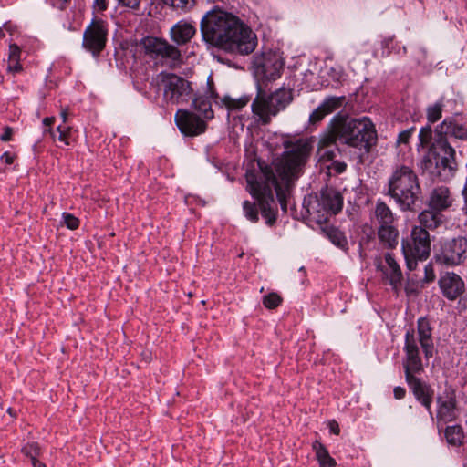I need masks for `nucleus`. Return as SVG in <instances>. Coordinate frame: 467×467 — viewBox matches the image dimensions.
<instances>
[{
	"instance_id": "obj_32",
	"label": "nucleus",
	"mask_w": 467,
	"mask_h": 467,
	"mask_svg": "<svg viewBox=\"0 0 467 467\" xmlns=\"http://www.w3.org/2000/svg\"><path fill=\"white\" fill-rule=\"evenodd\" d=\"M244 216L252 223H257L259 220L258 209L255 202L244 201L243 202Z\"/></svg>"
},
{
	"instance_id": "obj_16",
	"label": "nucleus",
	"mask_w": 467,
	"mask_h": 467,
	"mask_svg": "<svg viewBox=\"0 0 467 467\" xmlns=\"http://www.w3.org/2000/svg\"><path fill=\"white\" fill-rule=\"evenodd\" d=\"M437 419L449 422L457 417L456 395L452 389L447 388L437 398Z\"/></svg>"
},
{
	"instance_id": "obj_3",
	"label": "nucleus",
	"mask_w": 467,
	"mask_h": 467,
	"mask_svg": "<svg viewBox=\"0 0 467 467\" xmlns=\"http://www.w3.org/2000/svg\"><path fill=\"white\" fill-rule=\"evenodd\" d=\"M420 347L422 350L424 359H429L434 354V344L432 329L430 322L425 317H420L417 322V331L409 329L405 335L403 368L405 370L406 381L412 389L416 399L427 409L431 416L432 394L431 389L414 376L423 370L422 358L420 356Z\"/></svg>"
},
{
	"instance_id": "obj_31",
	"label": "nucleus",
	"mask_w": 467,
	"mask_h": 467,
	"mask_svg": "<svg viewBox=\"0 0 467 467\" xmlns=\"http://www.w3.org/2000/svg\"><path fill=\"white\" fill-rule=\"evenodd\" d=\"M223 104L230 110H238L247 105L249 102L248 97H241L239 99H233L230 97H224Z\"/></svg>"
},
{
	"instance_id": "obj_40",
	"label": "nucleus",
	"mask_w": 467,
	"mask_h": 467,
	"mask_svg": "<svg viewBox=\"0 0 467 467\" xmlns=\"http://www.w3.org/2000/svg\"><path fill=\"white\" fill-rule=\"evenodd\" d=\"M414 131V127L400 131L397 138V145L408 144Z\"/></svg>"
},
{
	"instance_id": "obj_19",
	"label": "nucleus",
	"mask_w": 467,
	"mask_h": 467,
	"mask_svg": "<svg viewBox=\"0 0 467 467\" xmlns=\"http://www.w3.org/2000/svg\"><path fill=\"white\" fill-rule=\"evenodd\" d=\"M386 266H379L383 272L385 277L388 279L389 284L394 290H397L401 285L402 272L391 253L385 254Z\"/></svg>"
},
{
	"instance_id": "obj_28",
	"label": "nucleus",
	"mask_w": 467,
	"mask_h": 467,
	"mask_svg": "<svg viewBox=\"0 0 467 467\" xmlns=\"http://www.w3.org/2000/svg\"><path fill=\"white\" fill-rule=\"evenodd\" d=\"M313 450L316 452V457L320 464V467H336V461L329 455L325 446L316 441L313 443Z\"/></svg>"
},
{
	"instance_id": "obj_44",
	"label": "nucleus",
	"mask_w": 467,
	"mask_h": 467,
	"mask_svg": "<svg viewBox=\"0 0 467 467\" xmlns=\"http://www.w3.org/2000/svg\"><path fill=\"white\" fill-rule=\"evenodd\" d=\"M435 279V274L432 266V263H429L424 267V282L430 283Z\"/></svg>"
},
{
	"instance_id": "obj_48",
	"label": "nucleus",
	"mask_w": 467,
	"mask_h": 467,
	"mask_svg": "<svg viewBox=\"0 0 467 467\" xmlns=\"http://www.w3.org/2000/svg\"><path fill=\"white\" fill-rule=\"evenodd\" d=\"M7 69L11 72H19L22 69V66L20 64V61H8V67Z\"/></svg>"
},
{
	"instance_id": "obj_20",
	"label": "nucleus",
	"mask_w": 467,
	"mask_h": 467,
	"mask_svg": "<svg viewBox=\"0 0 467 467\" xmlns=\"http://www.w3.org/2000/svg\"><path fill=\"white\" fill-rule=\"evenodd\" d=\"M453 199L449 188L436 187L432 190L429 199V207L438 212L444 211L452 205Z\"/></svg>"
},
{
	"instance_id": "obj_10",
	"label": "nucleus",
	"mask_w": 467,
	"mask_h": 467,
	"mask_svg": "<svg viewBox=\"0 0 467 467\" xmlns=\"http://www.w3.org/2000/svg\"><path fill=\"white\" fill-rule=\"evenodd\" d=\"M401 244L406 265L410 271L417 267L419 260H426L430 255V234L421 226H414L411 230L410 240H403Z\"/></svg>"
},
{
	"instance_id": "obj_47",
	"label": "nucleus",
	"mask_w": 467,
	"mask_h": 467,
	"mask_svg": "<svg viewBox=\"0 0 467 467\" xmlns=\"http://www.w3.org/2000/svg\"><path fill=\"white\" fill-rule=\"evenodd\" d=\"M54 121H55L54 117H47L43 119V124L46 127H50L54 123ZM47 131L51 134V136L53 137L54 140L57 139L54 131L50 128L46 129L44 132H47Z\"/></svg>"
},
{
	"instance_id": "obj_21",
	"label": "nucleus",
	"mask_w": 467,
	"mask_h": 467,
	"mask_svg": "<svg viewBox=\"0 0 467 467\" xmlns=\"http://www.w3.org/2000/svg\"><path fill=\"white\" fill-rule=\"evenodd\" d=\"M435 130L441 137L450 136L462 140H467V127L450 119H444Z\"/></svg>"
},
{
	"instance_id": "obj_49",
	"label": "nucleus",
	"mask_w": 467,
	"mask_h": 467,
	"mask_svg": "<svg viewBox=\"0 0 467 467\" xmlns=\"http://www.w3.org/2000/svg\"><path fill=\"white\" fill-rule=\"evenodd\" d=\"M13 130L10 127H5L0 139L3 141H9L12 139Z\"/></svg>"
},
{
	"instance_id": "obj_2",
	"label": "nucleus",
	"mask_w": 467,
	"mask_h": 467,
	"mask_svg": "<svg viewBox=\"0 0 467 467\" xmlns=\"http://www.w3.org/2000/svg\"><path fill=\"white\" fill-rule=\"evenodd\" d=\"M200 27L206 43L229 53L249 55L257 46L256 34L247 25L217 7L205 14Z\"/></svg>"
},
{
	"instance_id": "obj_15",
	"label": "nucleus",
	"mask_w": 467,
	"mask_h": 467,
	"mask_svg": "<svg viewBox=\"0 0 467 467\" xmlns=\"http://www.w3.org/2000/svg\"><path fill=\"white\" fill-rule=\"evenodd\" d=\"M175 122L181 132L186 136H196L206 129V123L198 116L185 109H178Z\"/></svg>"
},
{
	"instance_id": "obj_56",
	"label": "nucleus",
	"mask_w": 467,
	"mask_h": 467,
	"mask_svg": "<svg viewBox=\"0 0 467 467\" xmlns=\"http://www.w3.org/2000/svg\"><path fill=\"white\" fill-rule=\"evenodd\" d=\"M391 41V39H385L382 44L384 45V47H388L389 46V43Z\"/></svg>"
},
{
	"instance_id": "obj_36",
	"label": "nucleus",
	"mask_w": 467,
	"mask_h": 467,
	"mask_svg": "<svg viewBox=\"0 0 467 467\" xmlns=\"http://www.w3.org/2000/svg\"><path fill=\"white\" fill-rule=\"evenodd\" d=\"M282 301L281 296L276 293H269L263 297V305L268 309L277 307Z\"/></svg>"
},
{
	"instance_id": "obj_23",
	"label": "nucleus",
	"mask_w": 467,
	"mask_h": 467,
	"mask_svg": "<svg viewBox=\"0 0 467 467\" xmlns=\"http://www.w3.org/2000/svg\"><path fill=\"white\" fill-rule=\"evenodd\" d=\"M214 96L213 90H207L205 94L197 95L192 101L195 110L199 112L204 119H211L213 118V111L212 109L211 99Z\"/></svg>"
},
{
	"instance_id": "obj_22",
	"label": "nucleus",
	"mask_w": 467,
	"mask_h": 467,
	"mask_svg": "<svg viewBox=\"0 0 467 467\" xmlns=\"http://www.w3.org/2000/svg\"><path fill=\"white\" fill-rule=\"evenodd\" d=\"M195 27L188 22L180 21L171 28V38L177 45L188 43L195 35Z\"/></svg>"
},
{
	"instance_id": "obj_4",
	"label": "nucleus",
	"mask_w": 467,
	"mask_h": 467,
	"mask_svg": "<svg viewBox=\"0 0 467 467\" xmlns=\"http://www.w3.org/2000/svg\"><path fill=\"white\" fill-rule=\"evenodd\" d=\"M389 194L402 211H412L421 194L419 179L412 166L397 163L388 181Z\"/></svg>"
},
{
	"instance_id": "obj_12",
	"label": "nucleus",
	"mask_w": 467,
	"mask_h": 467,
	"mask_svg": "<svg viewBox=\"0 0 467 467\" xmlns=\"http://www.w3.org/2000/svg\"><path fill=\"white\" fill-rule=\"evenodd\" d=\"M467 259V239L457 237L440 242L434 246L432 260L445 266H456Z\"/></svg>"
},
{
	"instance_id": "obj_29",
	"label": "nucleus",
	"mask_w": 467,
	"mask_h": 467,
	"mask_svg": "<svg viewBox=\"0 0 467 467\" xmlns=\"http://www.w3.org/2000/svg\"><path fill=\"white\" fill-rule=\"evenodd\" d=\"M443 107L444 103L442 99H440L436 101L434 104H431L427 107L426 116L430 123H434L441 118Z\"/></svg>"
},
{
	"instance_id": "obj_11",
	"label": "nucleus",
	"mask_w": 467,
	"mask_h": 467,
	"mask_svg": "<svg viewBox=\"0 0 467 467\" xmlns=\"http://www.w3.org/2000/svg\"><path fill=\"white\" fill-rule=\"evenodd\" d=\"M285 66L282 54L275 50H265L254 56L252 70L258 82L275 81L281 77Z\"/></svg>"
},
{
	"instance_id": "obj_27",
	"label": "nucleus",
	"mask_w": 467,
	"mask_h": 467,
	"mask_svg": "<svg viewBox=\"0 0 467 467\" xmlns=\"http://www.w3.org/2000/svg\"><path fill=\"white\" fill-rule=\"evenodd\" d=\"M339 125L338 115L335 116L331 120L328 130L319 140L318 148H328L336 144L337 140H339V134H337V129Z\"/></svg>"
},
{
	"instance_id": "obj_50",
	"label": "nucleus",
	"mask_w": 467,
	"mask_h": 467,
	"mask_svg": "<svg viewBox=\"0 0 467 467\" xmlns=\"http://www.w3.org/2000/svg\"><path fill=\"white\" fill-rule=\"evenodd\" d=\"M394 397L398 400L403 399L406 394V390L402 387H395L393 389Z\"/></svg>"
},
{
	"instance_id": "obj_38",
	"label": "nucleus",
	"mask_w": 467,
	"mask_h": 467,
	"mask_svg": "<svg viewBox=\"0 0 467 467\" xmlns=\"http://www.w3.org/2000/svg\"><path fill=\"white\" fill-rule=\"evenodd\" d=\"M57 131L58 133V140L63 142L65 145H69L68 137L71 132V128L67 125H58Z\"/></svg>"
},
{
	"instance_id": "obj_51",
	"label": "nucleus",
	"mask_w": 467,
	"mask_h": 467,
	"mask_svg": "<svg viewBox=\"0 0 467 467\" xmlns=\"http://www.w3.org/2000/svg\"><path fill=\"white\" fill-rule=\"evenodd\" d=\"M1 160L5 161L6 164H12L15 160V155L6 151L1 156Z\"/></svg>"
},
{
	"instance_id": "obj_59",
	"label": "nucleus",
	"mask_w": 467,
	"mask_h": 467,
	"mask_svg": "<svg viewBox=\"0 0 467 467\" xmlns=\"http://www.w3.org/2000/svg\"><path fill=\"white\" fill-rule=\"evenodd\" d=\"M207 85H210V82H207ZM209 89L213 90L211 86L208 87L207 90H209Z\"/></svg>"
},
{
	"instance_id": "obj_14",
	"label": "nucleus",
	"mask_w": 467,
	"mask_h": 467,
	"mask_svg": "<svg viewBox=\"0 0 467 467\" xmlns=\"http://www.w3.org/2000/svg\"><path fill=\"white\" fill-rule=\"evenodd\" d=\"M107 34L108 30L102 20H92L91 24L85 29L83 47L93 55H99L105 47Z\"/></svg>"
},
{
	"instance_id": "obj_37",
	"label": "nucleus",
	"mask_w": 467,
	"mask_h": 467,
	"mask_svg": "<svg viewBox=\"0 0 467 467\" xmlns=\"http://www.w3.org/2000/svg\"><path fill=\"white\" fill-rule=\"evenodd\" d=\"M195 1L196 0H163L166 5L182 10H190L194 6Z\"/></svg>"
},
{
	"instance_id": "obj_41",
	"label": "nucleus",
	"mask_w": 467,
	"mask_h": 467,
	"mask_svg": "<svg viewBox=\"0 0 467 467\" xmlns=\"http://www.w3.org/2000/svg\"><path fill=\"white\" fill-rule=\"evenodd\" d=\"M318 154L322 161H333L336 157V150L331 149V147L327 148H318Z\"/></svg>"
},
{
	"instance_id": "obj_58",
	"label": "nucleus",
	"mask_w": 467,
	"mask_h": 467,
	"mask_svg": "<svg viewBox=\"0 0 467 467\" xmlns=\"http://www.w3.org/2000/svg\"><path fill=\"white\" fill-rule=\"evenodd\" d=\"M59 2H61L62 4H65L67 3L68 0H58Z\"/></svg>"
},
{
	"instance_id": "obj_9",
	"label": "nucleus",
	"mask_w": 467,
	"mask_h": 467,
	"mask_svg": "<svg viewBox=\"0 0 467 467\" xmlns=\"http://www.w3.org/2000/svg\"><path fill=\"white\" fill-rule=\"evenodd\" d=\"M150 85L157 92H163V100L167 104L187 102L192 98L193 92L192 85L188 80L172 73H159L152 78Z\"/></svg>"
},
{
	"instance_id": "obj_53",
	"label": "nucleus",
	"mask_w": 467,
	"mask_h": 467,
	"mask_svg": "<svg viewBox=\"0 0 467 467\" xmlns=\"http://www.w3.org/2000/svg\"><path fill=\"white\" fill-rule=\"evenodd\" d=\"M60 116H61L62 122H63L61 125H66V122L67 120V110H62L61 113H60Z\"/></svg>"
},
{
	"instance_id": "obj_1",
	"label": "nucleus",
	"mask_w": 467,
	"mask_h": 467,
	"mask_svg": "<svg viewBox=\"0 0 467 467\" xmlns=\"http://www.w3.org/2000/svg\"><path fill=\"white\" fill-rule=\"evenodd\" d=\"M310 152V143L306 140H298L283 153L281 158L274 161L273 167L263 166L258 162L259 176L254 171H246L248 191L256 200L266 224L272 226L276 221L277 206L274 191L281 209L286 212V199L295 182L302 175Z\"/></svg>"
},
{
	"instance_id": "obj_17",
	"label": "nucleus",
	"mask_w": 467,
	"mask_h": 467,
	"mask_svg": "<svg viewBox=\"0 0 467 467\" xmlns=\"http://www.w3.org/2000/svg\"><path fill=\"white\" fill-rule=\"evenodd\" d=\"M440 287L448 299L457 298L464 289L462 278L454 273H446L439 280Z\"/></svg>"
},
{
	"instance_id": "obj_35",
	"label": "nucleus",
	"mask_w": 467,
	"mask_h": 467,
	"mask_svg": "<svg viewBox=\"0 0 467 467\" xmlns=\"http://www.w3.org/2000/svg\"><path fill=\"white\" fill-rule=\"evenodd\" d=\"M328 236L331 242L340 248H345L348 244L344 234L337 229H331L328 233Z\"/></svg>"
},
{
	"instance_id": "obj_24",
	"label": "nucleus",
	"mask_w": 467,
	"mask_h": 467,
	"mask_svg": "<svg viewBox=\"0 0 467 467\" xmlns=\"http://www.w3.org/2000/svg\"><path fill=\"white\" fill-rule=\"evenodd\" d=\"M378 238L384 248L393 249L399 243V231L394 224L379 226Z\"/></svg>"
},
{
	"instance_id": "obj_25",
	"label": "nucleus",
	"mask_w": 467,
	"mask_h": 467,
	"mask_svg": "<svg viewBox=\"0 0 467 467\" xmlns=\"http://www.w3.org/2000/svg\"><path fill=\"white\" fill-rule=\"evenodd\" d=\"M373 214V222L378 225V227L394 224V213L383 202L379 201L377 202Z\"/></svg>"
},
{
	"instance_id": "obj_43",
	"label": "nucleus",
	"mask_w": 467,
	"mask_h": 467,
	"mask_svg": "<svg viewBox=\"0 0 467 467\" xmlns=\"http://www.w3.org/2000/svg\"><path fill=\"white\" fill-rule=\"evenodd\" d=\"M21 49L16 44H11L9 46V56L8 61H20Z\"/></svg>"
},
{
	"instance_id": "obj_18",
	"label": "nucleus",
	"mask_w": 467,
	"mask_h": 467,
	"mask_svg": "<svg viewBox=\"0 0 467 467\" xmlns=\"http://www.w3.org/2000/svg\"><path fill=\"white\" fill-rule=\"evenodd\" d=\"M344 97H328L310 114L309 122L316 124L321 121L327 115L339 109L344 101Z\"/></svg>"
},
{
	"instance_id": "obj_42",
	"label": "nucleus",
	"mask_w": 467,
	"mask_h": 467,
	"mask_svg": "<svg viewBox=\"0 0 467 467\" xmlns=\"http://www.w3.org/2000/svg\"><path fill=\"white\" fill-rule=\"evenodd\" d=\"M327 168L337 174H341L346 171L347 164L344 161H333L330 165L327 166Z\"/></svg>"
},
{
	"instance_id": "obj_34",
	"label": "nucleus",
	"mask_w": 467,
	"mask_h": 467,
	"mask_svg": "<svg viewBox=\"0 0 467 467\" xmlns=\"http://www.w3.org/2000/svg\"><path fill=\"white\" fill-rule=\"evenodd\" d=\"M40 447L36 442H30L26 444L22 448V452L28 458H30L31 462L37 460V457L40 455Z\"/></svg>"
},
{
	"instance_id": "obj_30",
	"label": "nucleus",
	"mask_w": 467,
	"mask_h": 467,
	"mask_svg": "<svg viewBox=\"0 0 467 467\" xmlns=\"http://www.w3.org/2000/svg\"><path fill=\"white\" fill-rule=\"evenodd\" d=\"M445 437L448 443L454 446L460 445L463 439L462 428L458 425L447 427L445 430Z\"/></svg>"
},
{
	"instance_id": "obj_54",
	"label": "nucleus",
	"mask_w": 467,
	"mask_h": 467,
	"mask_svg": "<svg viewBox=\"0 0 467 467\" xmlns=\"http://www.w3.org/2000/svg\"><path fill=\"white\" fill-rule=\"evenodd\" d=\"M462 196L464 198L465 202H467V177H466L464 187L462 189Z\"/></svg>"
},
{
	"instance_id": "obj_7",
	"label": "nucleus",
	"mask_w": 467,
	"mask_h": 467,
	"mask_svg": "<svg viewBox=\"0 0 467 467\" xmlns=\"http://www.w3.org/2000/svg\"><path fill=\"white\" fill-rule=\"evenodd\" d=\"M303 205L309 217L321 225L342 210L343 196L336 189L326 186L321 189L319 194L305 197Z\"/></svg>"
},
{
	"instance_id": "obj_26",
	"label": "nucleus",
	"mask_w": 467,
	"mask_h": 467,
	"mask_svg": "<svg viewBox=\"0 0 467 467\" xmlns=\"http://www.w3.org/2000/svg\"><path fill=\"white\" fill-rule=\"evenodd\" d=\"M419 222L424 229H435L437 228L443 221V215L441 212L433 210L431 208L428 210L422 211L419 216Z\"/></svg>"
},
{
	"instance_id": "obj_13",
	"label": "nucleus",
	"mask_w": 467,
	"mask_h": 467,
	"mask_svg": "<svg viewBox=\"0 0 467 467\" xmlns=\"http://www.w3.org/2000/svg\"><path fill=\"white\" fill-rule=\"evenodd\" d=\"M146 54L153 58H161L170 67H176L182 62L181 51L166 40L148 36L141 40Z\"/></svg>"
},
{
	"instance_id": "obj_52",
	"label": "nucleus",
	"mask_w": 467,
	"mask_h": 467,
	"mask_svg": "<svg viewBox=\"0 0 467 467\" xmlns=\"http://www.w3.org/2000/svg\"><path fill=\"white\" fill-rule=\"evenodd\" d=\"M329 428L334 434L337 435L339 433V426L336 422L330 423Z\"/></svg>"
},
{
	"instance_id": "obj_46",
	"label": "nucleus",
	"mask_w": 467,
	"mask_h": 467,
	"mask_svg": "<svg viewBox=\"0 0 467 467\" xmlns=\"http://www.w3.org/2000/svg\"><path fill=\"white\" fill-rule=\"evenodd\" d=\"M119 4L122 5L123 6L131 8V9H138L140 4V0H117Z\"/></svg>"
},
{
	"instance_id": "obj_39",
	"label": "nucleus",
	"mask_w": 467,
	"mask_h": 467,
	"mask_svg": "<svg viewBox=\"0 0 467 467\" xmlns=\"http://www.w3.org/2000/svg\"><path fill=\"white\" fill-rule=\"evenodd\" d=\"M63 222L70 230H75L79 226V220L71 213H64L62 214Z\"/></svg>"
},
{
	"instance_id": "obj_6",
	"label": "nucleus",
	"mask_w": 467,
	"mask_h": 467,
	"mask_svg": "<svg viewBox=\"0 0 467 467\" xmlns=\"http://www.w3.org/2000/svg\"><path fill=\"white\" fill-rule=\"evenodd\" d=\"M292 100L293 93L289 88H280L272 93H267L258 84L257 94L251 104L255 122L268 125L272 118L284 110Z\"/></svg>"
},
{
	"instance_id": "obj_33",
	"label": "nucleus",
	"mask_w": 467,
	"mask_h": 467,
	"mask_svg": "<svg viewBox=\"0 0 467 467\" xmlns=\"http://www.w3.org/2000/svg\"><path fill=\"white\" fill-rule=\"evenodd\" d=\"M432 140V130L430 125L422 127L419 132V146L425 148L428 147Z\"/></svg>"
},
{
	"instance_id": "obj_8",
	"label": "nucleus",
	"mask_w": 467,
	"mask_h": 467,
	"mask_svg": "<svg viewBox=\"0 0 467 467\" xmlns=\"http://www.w3.org/2000/svg\"><path fill=\"white\" fill-rule=\"evenodd\" d=\"M441 151L435 147H431L421 161V170L431 179L441 181L451 180L457 170L455 161V150L446 141H441Z\"/></svg>"
},
{
	"instance_id": "obj_45",
	"label": "nucleus",
	"mask_w": 467,
	"mask_h": 467,
	"mask_svg": "<svg viewBox=\"0 0 467 467\" xmlns=\"http://www.w3.org/2000/svg\"><path fill=\"white\" fill-rule=\"evenodd\" d=\"M92 8L97 13L105 11L108 8V0H94Z\"/></svg>"
},
{
	"instance_id": "obj_5",
	"label": "nucleus",
	"mask_w": 467,
	"mask_h": 467,
	"mask_svg": "<svg viewBox=\"0 0 467 467\" xmlns=\"http://www.w3.org/2000/svg\"><path fill=\"white\" fill-rule=\"evenodd\" d=\"M337 129L339 140L352 148L368 153L377 143L378 136L374 124L368 117L348 118L338 115Z\"/></svg>"
},
{
	"instance_id": "obj_55",
	"label": "nucleus",
	"mask_w": 467,
	"mask_h": 467,
	"mask_svg": "<svg viewBox=\"0 0 467 467\" xmlns=\"http://www.w3.org/2000/svg\"><path fill=\"white\" fill-rule=\"evenodd\" d=\"M32 465H33V467H46V465L44 463H42L41 462H39L38 460L33 461Z\"/></svg>"
},
{
	"instance_id": "obj_57",
	"label": "nucleus",
	"mask_w": 467,
	"mask_h": 467,
	"mask_svg": "<svg viewBox=\"0 0 467 467\" xmlns=\"http://www.w3.org/2000/svg\"><path fill=\"white\" fill-rule=\"evenodd\" d=\"M4 36V32L3 30L0 28V38H2Z\"/></svg>"
}]
</instances>
